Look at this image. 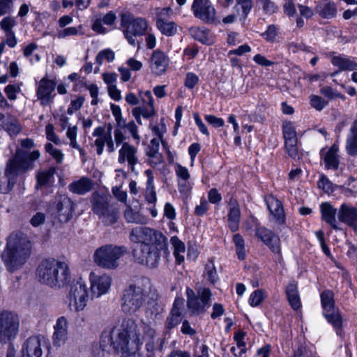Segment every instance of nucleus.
<instances>
[{"instance_id": "nucleus-1", "label": "nucleus", "mask_w": 357, "mask_h": 357, "mask_svg": "<svg viewBox=\"0 0 357 357\" xmlns=\"http://www.w3.org/2000/svg\"><path fill=\"white\" fill-rule=\"evenodd\" d=\"M129 239L139 244L132 250L135 261L151 268L158 264L160 252L167 248L166 236L161 231L147 227L133 228Z\"/></svg>"}, {"instance_id": "nucleus-2", "label": "nucleus", "mask_w": 357, "mask_h": 357, "mask_svg": "<svg viewBox=\"0 0 357 357\" xmlns=\"http://www.w3.org/2000/svg\"><path fill=\"white\" fill-rule=\"evenodd\" d=\"M142 322L137 324L132 318L124 319L119 328L110 331V344L116 352L121 353V357H136L142 344Z\"/></svg>"}, {"instance_id": "nucleus-3", "label": "nucleus", "mask_w": 357, "mask_h": 357, "mask_svg": "<svg viewBox=\"0 0 357 357\" xmlns=\"http://www.w3.org/2000/svg\"><path fill=\"white\" fill-rule=\"evenodd\" d=\"M31 252V243L26 235L22 232H15L8 238L2 259L8 271L14 272L26 264Z\"/></svg>"}, {"instance_id": "nucleus-4", "label": "nucleus", "mask_w": 357, "mask_h": 357, "mask_svg": "<svg viewBox=\"0 0 357 357\" xmlns=\"http://www.w3.org/2000/svg\"><path fill=\"white\" fill-rule=\"evenodd\" d=\"M36 275L40 283L54 288L63 287L70 280L68 265L53 259L41 261L36 269Z\"/></svg>"}, {"instance_id": "nucleus-5", "label": "nucleus", "mask_w": 357, "mask_h": 357, "mask_svg": "<svg viewBox=\"0 0 357 357\" xmlns=\"http://www.w3.org/2000/svg\"><path fill=\"white\" fill-rule=\"evenodd\" d=\"M149 280H143L126 288L122 296V310L129 314L137 312L146 302L150 289Z\"/></svg>"}, {"instance_id": "nucleus-6", "label": "nucleus", "mask_w": 357, "mask_h": 357, "mask_svg": "<svg viewBox=\"0 0 357 357\" xmlns=\"http://www.w3.org/2000/svg\"><path fill=\"white\" fill-rule=\"evenodd\" d=\"M127 252V248L123 245L107 244L95 250L93 261L102 268L114 270L119 266L118 261Z\"/></svg>"}, {"instance_id": "nucleus-7", "label": "nucleus", "mask_w": 357, "mask_h": 357, "mask_svg": "<svg viewBox=\"0 0 357 357\" xmlns=\"http://www.w3.org/2000/svg\"><path fill=\"white\" fill-rule=\"evenodd\" d=\"M29 167V162L23 155H15L12 160H10L4 175L0 176V192L8 193L16 182L17 176L26 172Z\"/></svg>"}, {"instance_id": "nucleus-8", "label": "nucleus", "mask_w": 357, "mask_h": 357, "mask_svg": "<svg viewBox=\"0 0 357 357\" xmlns=\"http://www.w3.org/2000/svg\"><path fill=\"white\" fill-rule=\"evenodd\" d=\"M121 26L123 28L125 37L132 45H135L137 43L135 37L144 35L148 27L145 19L135 18L130 13L121 15Z\"/></svg>"}, {"instance_id": "nucleus-9", "label": "nucleus", "mask_w": 357, "mask_h": 357, "mask_svg": "<svg viewBox=\"0 0 357 357\" xmlns=\"http://www.w3.org/2000/svg\"><path fill=\"white\" fill-rule=\"evenodd\" d=\"M187 306L193 314H199L205 312L206 309L210 306V300L212 293L208 288L199 287L197 294L193 289H186Z\"/></svg>"}, {"instance_id": "nucleus-10", "label": "nucleus", "mask_w": 357, "mask_h": 357, "mask_svg": "<svg viewBox=\"0 0 357 357\" xmlns=\"http://www.w3.org/2000/svg\"><path fill=\"white\" fill-rule=\"evenodd\" d=\"M20 328L18 315L10 311L0 312V342L6 344L14 340Z\"/></svg>"}, {"instance_id": "nucleus-11", "label": "nucleus", "mask_w": 357, "mask_h": 357, "mask_svg": "<svg viewBox=\"0 0 357 357\" xmlns=\"http://www.w3.org/2000/svg\"><path fill=\"white\" fill-rule=\"evenodd\" d=\"M75 209L73 201L66 195L57 194L52 203V215L61 223H66L72 219Z\"/></svg>"}, {"instance_id": "nucleus-12", "label": "nucleus", "mask_w": 357, "mask_h": 357, "mask_svg": "<svg viewBox=\"0 0 357 357\" xmlns=\"http://www.w3.org/2000/svg\"><path fill=\"white\" fill-rule=\"evenodd\" d=\"M112 126L110 123L107 126V131L102 126L95 128L93 136L97 137L94 141V146L96 148L98 155L102 154L105 144L107 145L108 152L112 153L115 151L114 143L112 137Z\"/></svg>"}, {"instance_id": "nucleus-13", "label": "nucleus", "mask_w": 357, "mask_h": 357, "mask_svg": "<svg viewBox=\"0 0 357 357\" xmlns=\"http://www.w3.org/2000/svg\"><path fill=\"white\" fill-rule=\"evenodd\" d=\"M88 289L86 284L79 280L74 283L69 293L70 305H73L77 312L83 310L87 305Z\"/></svg>"}, {"instance_id": "nucleus-14", "label": "nucleus", "mask_w": 357, "mask_h": 357, "mask_svg": "<svg viewBox=\"0 0 357 357\" xmlns=\"http://www.w3.org/2000/svg\"><path fill=\"white\" fill-rule=\"evenodd\" d=\"M192 10L195 16L203 22L209 24L215 22V10L209 0H194Z\"/></svg>"}, {"instance_id": "nucleus-15", "label": "nucleus", "mask_w": 357, "mask_h": 357, "mask_svg": "<svg viewBox=\"0 0 357 357\" xmlns=\"http://www.w3.org/2000/svg\"><path fill=\"white\" fill-rule=\"evenodd\" d=\"M138 149L128 142H124L119 150L118 162L128 163L132 172H135V165L139 163Z\"/></svg>"}, {"instance_id": "nucleus-16", "label": "nucleus", "mask_w": 357, "mask_h": 357, "mask_svg": "<svg viewBox=\"0 0 357 357\" xmlns=\"http://www.w3.org/2000/svg\"><path fill=\"white\" fill-rule=\"evenodd\" d=\"M255 235L264 244L271 250L272 252L280 254V240L271 230L264 227L259 226L258 224L255 228Z\"/></svg>"}, {"instance_id": "nucleus-17", "label": "nucleus", "mask_w": 357, "mask_h": 357, "mask_svg": "<svg viewBox=\"0 0 357 357\" xmlns=\"http://www.w3.org/2000/svg\"><path fill=\"white\" fill-rule=\"evenodd\" d=\"M90 281L91 293L96 297H99L108 291L111 286L112 278L107 274L98 275L91 273Z\"/></svg>"}, {"instance_id": "nucleus-18", "label": "nucleus", "mask_w": 357, "mask_h": 357, "mask_svg": "<svg viewBox=\"0 0 357 357\" xmlns=\"http://www.w3.org/2000/svg\"><path fill=\"white\" fill-rule=\"evenodd\" d=\"M45 342L44 337L40 335L29 337L22 347V357H41L43 354L42 347Z\"/></svg>"}, {"instance_id": "nucleus-19", "label": "nucleus", "mask_w": 357, "mask_h": 357, "mask_svg": "<svg viewBox=\"0 0 357 357\" xmlns=\"http://www.w3.org/2000/svg\"><path fill=\"white\" fill-rule=\"evenodd\" d=\"M55 86L56 82L47 77H43L40 80L36 91V96L41 105H45L52 101L54 98L52 93L54 91Z\"/></svg>"}, {"instance_id": "nucleus-20", "label": "nucleus", "mask_w": 357, "mask_h": 357, "mask_svg": "<svg viewBox=\"0 0 357 357\" xmlns=\"http://www.w3.org/2000/svg\"><path fill=\"white\" fill-rule=\"evenodd\" d=\"M169 66L168 57L161 51L155 50L150 59L151 72L157 76L164 74Z\"/></svg>"}, {"instance_id": "nucleus-21", "label": "nucleus", "mask_w": 357, "mask_h": 357, "mask_svg": "<svg viewBox=\"0 0 357 357\" xmlns=\"http://www.w3.org/2000/svg\"><path fill=\"white\" fill-rule=\"evenodd\" d=\"M337 218L354 228L357 224V208L349 204H342L337 211Z\"/></svg>"}, {"instance_id": "nucleus-22", "label": "nucleus", "mask_w": 357, "mask_h": 357, "mask_svg": "<svg viewBox=\"0 0 357 357\" xmlns=\"http://www.w3.org/2000/svg\"><path fill=\"white\" fill-rule=\"evenodd\" d=\"M171 11L172 10L169 8H163L159 13L156 21L158 29L162 34L168 36L174 35L177 31L176 24L174 22L168 21L165 18Z\"/></svg>"}, {"instance_id": "nucleus-23", "label": "nucleus", "mask_w": 357, "mask_h": 357, "mask_svg": "<svg viewBox=\"0 0 357 357\" xmlns=\"http://www.w3.org/2000/svg\"><path fill=\"white\" fill-rule=\"evenodd\" d=\"M266 204L275 222L278 225H284L285 223V214L281 202L271 195L266 199Z\"/></svg>"}, {"instance_id": "nucleus-24", "label": "nucleus", "mask_w": 357, "mask_h": 357, "mask_svg": "<svg viewBox=\"0 0 357 357\" xmlns=\"http://www.w3.org/2000/svg\"><path fill=\"white\" fill-rule=\"evenodd\" d=\"M56 172V169L54 167L38 171L36 175V189L52 187L55 181L54 175Z\"/></svg>"}, {"instance_id": "nucleus-25", "label": "nucleus", "mask_w": 357, "mask_h": 357, "mask_svg": "<svg viewBox=\"0 0 357 357\" xmlns=\"http://www.w3.org/2000/svg\"><path fill=\"white\" fill-rule=\"evenodd\" d=\"M228 210V227L232 232H235L238 229L241 218V210L236 199H229Z\"/></svg>"}, {"instance_id": "nucleus-26", "label": "nucleus", "mask_w": 357, "mask_h": 357, "mask_svg": "<svg viewBox=\"0 0 357 357\" xmlns=\"http://www.w3.org/2000/svg\"><path fill=\"white\" fill-rule=\"evenodd\" d=\"M94 181L86 177L82 176L79 179L69 184L68 190L73 194L83 195L89 192L94 187Z\"/></svg>"}, {"instance_id": "nucleus-27", "label": "nucleus", "mask_w": 357, "mask_h": 357, "mask_svg": "<svg viewBox=\"0 0 357 357\" xmlns=\"http://www.w3.org/2000/svg\"><path fill=\"white\" fill-rule=\"evenodd\" d=\"M111 196L109 194L95 191L91 197V204L93 213L97 214L109 206Z\"/></svg>"}, {"instance_id": "nucleus-28", "label": "nucleus", "mask_w": 357, "mask_h": 357, "mask_svg": "<svg viewBox=\"0 0 357 357\" xmlns=\"http://www.w3.org/2000/svg\"><path fill=\"white\" fill-rule=\"evenodd\" d=\"M54 332L53 333L54 344L60 345L63 343L67 338L68 321L65 317H61L57 319L54 326Z\"/></svg>"}, {"instance_id": "nucleus-29", "label": "nucleus", "mask_w": 357, "mask_h": 357, "mask_svg": "<svg viewBox=\"0 0 357 357\" xmlns=\"http://www.w3.org/2000/svg\"><path fill=\"white\" fill-rule=\"evenodd\" d=\"M320 209L322 219L334 229H339L340 228L337 225L335 218V215L337 214V209L329 202L322 203L320 206Z\"/></svg>"}, {"instance_id": "nucleus-30", "label": "nucleus", "mask_w": 357, "mask_h": 357, "mask_svg": "<svg viewBox=\"0 0 357 357\" xmlns=\"http://www.w3.org/2000/svg\"><path fill=\"white\" fill-rule=\"evenodd\" d=\"M324 317L336 331L337 335H342V317L338 308L323 312Z\"/></svg>"}, {"instance_id": "nucleus-31", "label": "nucleus", "mask_w": 357, "mask_h": 357, "mask_svg": "<svg viewBox=\"0 0 357 357\" xmlns=\"http://www.w3.org/2000/svg\"><path fill=\"white\" fill-rule=\"evenodd\" d=\"M315 11L323 18H332L335 16L337 8L335 3L328 0H321L317 4Z\"/></svg>"}, {"instance_id": "nucleus-32", "label": "nucleus", "mask_w": 357, "mask_h": 357, "mask_svg": "<svg viewBox=\"0 0 357 357\" xmlns=\"http://www.w3.org/2000/svg\"><path fill=\"white\" fill-rule=\"evenodd\" d=\"M96 215L105 225L109 226L116 222L119 218V211L109 205Z\"/></svg>"}, {"instance_id": "nucleus-33", "label": "nucleus", "mask_w": 357, "mask_h": 357, "mask_svg": "<svg viewBox=\"0 0 357 357\" xmlns=\"http://www.w3.org/2000/svg\"><path fill=\"white\" fill-rule=\"evenodd\" d=\"M346 150L349 155H357V119L352 123L346 142Z\"/></svg>"}, {"instance_id": "nucleus-34", "label": "nucleus", "mask_w": 357, "mask_h": 357, "mask_svg": "<svg viewBox=\"0 0 357 357\" xmlns=\"http://www.w3.org/2000/svg\"><path fill=\"white\" fill-rule=\"evenodd\" d=\"M142 326L143 335L141 337L146 341V349L148 352H153L157 343L155 340V331L144 321H142Z\"/></svg>"}, {"instance_id": "nucleus-35", "label": "nucleus", "mask_w": 357, "mask_h": 357, "mask_svg": "<svg viewBox=\"0 0 357 357\" xmlns=\"http://www.w3.org/2000/svg\"><path fill=\"white\" fill-rule=\"evenodd\" d=\"M338 147L333 144L324 156L325 167L330 169H337L339 166V155H337Z\"/></svg>"}, {"instance_id": "nucleus-36", "label": "nucleus", "mask_w": 357, "mask_h": 357, "mask_svg": "<svg viewBox=\"0 0 357 357\" xmlns=\"http://www.w3.org/2000/svg\"><path fill=\"white\" fill-rule=\"evenodd\" d=\"M147 176L146 188L145 190L144 198L146 201L151 204H155L157 201L156 192L153 185V175L150 169L145 171Z\"/></svg>"}, {"instance_id": "nucleus-37", "label": "nucleus", "mask_w": 357, "mask_h": 357, "mask_svg": "<svg viewBox=\"0 0 357 357\" xmlns=\"http://www.w3.org/2000/svg\"><path fill=\"white\" fill-rule=\"evenodd\" d=\"M331 63L333 66L338 67L340 70H357V63L349 58L344 56L339 55L332 56Z\"/></svg>"}, {"instance_id": "nucleus-38", "label": "nucleus", "mask_w": 357, "mask_h": 357, "mask_svg": "<svg viewBox=\"0 0 357 357\" xmlns=\"http://www.w3.org/2000/svg\"><path fill=\"white\" fill-rule=\"evenodd\" d=\"M286 294L289 303L295 310L301 307V300L298 293L297 284L294 282L289 283L287 287Z\"/></svg>"}, {"instance_id": "nucleus-39", "label": "nucleus", "mask_w": 357, "mask_h": 357, "mask_svg": "<svg viewBox=\"0 0 357 357\" xmlns=\"http://www.w3.org/2000/svg\"><path fill=\"white\" fill-rule=\"evenodd\" d=\"M124 218L129 223L145 225L148 222V218L138 211H135L130 206H127L124 212Z\"/></svg>"}, {"instance_id": "nucleus-40", "label": "nucleus", "mask_w": 357, "mask_h": 357, "mask_svg": "<svg viewBox=\"0 0 357 357\" xmlns=\"http://www.w3.org/2000/svg\"><path fill=\"white\" fill-rule=\"evenodd\" d=\"M171 244L174 248V255L178 264H181L184 261V254L185 252V246L177 236H174L170 238Z\"/></svg>"}, {"instance_id": "nucleus-41", "label": "nucleus", "mask_w": 357, "mask_h": 357, "mask_svg": "<svg viewBox=\"0 0 357 357\" xmlns=\"http://www.w3.org/2000/svg\"><path fill=\"white\" fill-rule=\"evenodd\" d=\"M321 302L323 312L337 308L335 305L334 293L331 290H325L321 294Z\"/></svg>"}, {"instance_id": "nucleus-42", "label": "nucleus", "mask_w": 357, "mask_h": 357, "mask_svg": "<svg viewBox=\"0 0 357 357\" xmlns=\"http://www.w3.org/2000/svg\"><path fill=\"white\" fill-rule=\"evenodd\" d=\"M144 102L147 101V105L142 107V116L149 119L155 114L154 101L150 91H146L144 93Z\"/></svg>"}, {"instance_id": "nucleus-43", "label": "nucleus", "mask_w": 357, "mask_h": 357, "mask_svg": "<svg viewBox=\"0 0 357 357\" xmlns=\"http://www.w3.org/2000/svg\"><path fill=\"white\" fill-rule=\"evenodd\" d=\"M189 32L192 37L195 40L204 43L210 44L208 31L204 28L192 27L189 29Z\"/></svg>"}, {"instance_id": "nucleus-44", "label": "nucleus", "mask_w": 357, "mask_h": 357, "mask_svg": "<svg viewBox=\"0 0 357 357\" xmlns=\"http://www.w3.org/2000/svg\"><path fill=\"white\" fill-rule=\"evenodd\" d=\"M232 241L235 245L236 252L238 259L244 260L246 257V251L245 248V241L242 236L236 234L233 236Z\"/></svg>"}, {"instance_id": "nucleus-45", "label": "nucleus", "mask_w": 357, "mask_h": 357, "mask_svg": "<svg viewBox=\"0 0 357 357\" xmlns=\"http://www.w3.org/2000/svg\"><path fill=\"white\" fill-rule=\"evenodd\" d=\"M3 127L10 136L17 135L21 130L18 121L13 116L3 122Z\"/></svg>"}, {"instance_id": "nucleus-46", "label": "nucleus", "mask_w": 357, "mask_h": 357, "mask_svg": "<svg viewBox=\"0 0 357 357\" xmlns=\"http://www.w3.org/2000/svg\"><path fill=\"white\" fill-rule=\"evenodd\" d=\"M285 150L288 155L293 158H298V139L284 141Z\"/></svg>"}, {"instance_id": "nucleus-47", "label": "nucleus", "mask_w": 357, "mask_h": 357, "mask_svg": "<svg viewBox=\"0 0 357 357\" xmlns=\"http://www.w3.org/2000/svg\"><path fill=\"white\" fill-rule=\"evenodd\" d=\"M282 133L284 141L298 139L295 128L290 121L283 123Z\"/></svg>"}, {"instance_id": "nucleus-48", "label": "nucleus", "mask_w": 357, "mask_h": 357, "mask_svg": "<svg viewBox=\"0 0 357 357\" xmlns=\"http://www.w3.org/2000/svg\"><path fill=\"white\" fill-rule=\"evenodd\" d=\"M320 93L326 98H328L329 100H333L335 98H340L343 100H345V96L342 94L341 93L337 91L336 90L333 89L331 86H324L320 89Z\"/></svg>"}, {"instance_id": "nucleus-49", "label": "nucleus", "mask_w": 357, "mask_h": 357, "mask_svg": "<svg viewBox=\"0 0 357 357\" xmlns=\"http://www.w3.org/2000/svg\"><path fill=\"white\" fill-rule=\"evenodd\" d=\"M115 58L114 52L110 49H106L100 51L96 57V62L100 66L104 59L108 62H112Z\"/></svg>"}, {"instance_id": "nucleus-50", "label": "nucleus", "mask_w": 357, "mask_h": 357, "mask_svg": "<svg viewBox=\"0 0 357 357\" xmlns=\"http://www.w3.org/2000/svg\"><path fill=\"white\" fill-rule=\"evenodd\" d=\"M310 100L311 106L317 111L322 110L328 103V101L317 95H311Z\"/></svg>"}, {"instance_id": "nucleus-51", "label": "nucleus", "mask_w": 357, "mask_h": 357, "mask_svg": "<svg viewBox=\"0 0 357 357\" xmlns=\"http://www.w3.org/2000/svg\"><path fill=\"white\" fill-rule=\"evenodd\" d=\"M206 274L208 278L209 281L214 284L218 280V275L215 267L212 261H210L206 265Z\"/></svg>"}, {"instance_id": "nucleus-52", "label": "nucleus", "mask_w": 357, "mask_h": 357, "mask_svg": "<svg viewBox=\"0 0 357 357\" xmlns=\"http://www.w3.org/2000/svg\"><path fill=\"white\" fill-rule=\"evenodd\" d=\"M245 335V333L242 331H239L234 335V340L236 342L237 347L241 349L238 354L239 356L246 352L245 342L243 341Z\"/></svg>"}, {"instance_id": "nucleus-53", "label": "nucleus", "mask_w": 357, "mask_h": 357, "mask_svg": "<svg viewBox=\"0 0 357 357\" xmlns=\"http://www.w3.org/2000/svg\"><path fill=\"white\" fill-rule=\"evenodd\" d=\"M84 100L85 99L83 96H79L77 99L73 100L70 102V106L68 108V114L71 115L75 112L79 110L82 107L84 102Z\"/></svg>"}, {"instance_id": "nucleus-54", "label": "nucleus", "mask_w": 357, "mask_h": 357, "mask_svg": "<svg viewBox=\"0 0 357 357\" xmlns=\"http://www.w3.org/2000/svg\"><path fill=\"white\" fill-rule=\"evenodd\" d=\"M45 132L47 139L49 141L54 142L55 144H59L61 143L59 137L54 132V128L52 124L49 123L46 126Z\"/></svg>"}, {"instance_id": "nucleus-55", "label": "nucleus", "mask_w": 357, "mask_h": 357, "mask_svg": "<svg viewBox=\"0 0 357 357\" xmlns=\"http://www.w3.org/2000/svg\"><path fill=\"white\" fill-rule=\"evenodd\" d=\"M15 24V20L10 17H4L0 22V26L5 33L13 31L12 29Z\"/></svg>"}, {"instance_id": "nucleus-56", "label": "nucleus", "mask_w": 357, "mask_h": 357, "mask_svg": "<svg viewBox=\"0 0 357 357\" xmlns=\"http://www.w3.org/2000/svg\"><path fill=\"white\" fill-rule=\"evenodd\" d=\"M263 300V291L261 290H256L251 294L249 298V303L252 306H257Z\"/></svg>"}, {"instance_id": "nucleus-57", "label": "nucleus", "mask_w": 357, "mask_h": 357, "mask_svg": "<svg viewBox=\"0 0 357 357\" xmlns=\"http://www.w3.org/2000/svg\"><path fill=\"white\" fill-rule=\"evenodd\" d=\"M318 187L328 193L333 191L332 183L324 175H321L319 181H318Z\"/></svg>"}, {"instance_id": "nucleus-58", "label": "nucleus", "mask_w": 357, "mask_h": 357, "mask_svg": "<svg viewBox=\"0 0 357 357\" xmlns=\"http://www.w3.org/2000/svg\"><path fill=\"white\" fill-rule=\"evenodd\" d=\"M149 158V162L152 167L161 164L163 161V157L160 153H146Z\"/></svg>"}, {"instance_id": "nucleus-59", "label": "nucleus", "mask_w": 357, "mask_h": 357, "mask_svg": "<svg viewBox=\"0 0 357 357\" xmlns=\"http://www.w3.org/2000/svg\"><path fill=\"white\" fill-rule=\"evenodd\" d=\"M183 304L184 301L182 298H176L170 314L181 317V311L183 307Z\"/></svg>"}, {"instance_id": "nucleus-60", "label": "nucleus", "mask_w": 357, "mask_h": 357, "mask_svg": "<svg viewBox=\"0 0 357 357\" xmlns=\"http://www.w3.org/2000/svg\"><path fill=\"white\" fill-rule=\"evenodd\" d=\"M79 33L78 28L76 27H68L63 29H61L57 32V36L59 38H64L70 36H76Z\"/></svg>"}, {"instance_id": "nucleus-61", "label": "nucleus", "mask_w": 357, "mask_h": 357, "mask_svg": "<svg viewBox=\"0 0 357 357\" xmlns=\"http://www.w3.org/2000/svg\"><path fill=\"white\" fill-rule=\"evenodd\" d=\"M14 0H0V13L3 15L10 13L13 8Z\"/></svg>"}, {"instance_id": "nucleus-62", "label": "nucleus", "mask_w": 357, "mask_h": 357, "mask_svg": "<svg viewBox=\"0 0 357 357\" xmlns=\"http://www.w3.org/2000/svg\"><path fill=\"white\" fill-rule=\"evenodd\" d=\"M198 81L199 78L195 74L188 73L185 80V86L188 89H193L198 83Z\"/></svg>"}, {"instance_id": "nucleus-63", "label": "nucleus", "mask_w": 357, "mask_h": 357, "mask_svg": "<svg viewBox=\"0 0 357 357\" xmlns=\"http://www.w3.org/2000/svg\"><path fill=\"white\" fill-rule=\"evenodd\" d=\"M205 120L215 128L222 127L225 121L222 119L218 118L213 115H206Z\"/></svg>"}, {"instance_id": "nucleus-64", "label": "nucleus", "mask_w": 357, "mask_h": 357, "mask_svg": "<svg viewBox=\"0 0 357 357\" xmlns=\"http://www.w3.org/2000/svg\"><path fill=\"white\" fill-rule=\"evenodd\" d=\"M131 134L133 139L137 142L140 139V136L138 134V128L135 123L132 121L126 125V128Z\"/></svg>"}]
</instances>
